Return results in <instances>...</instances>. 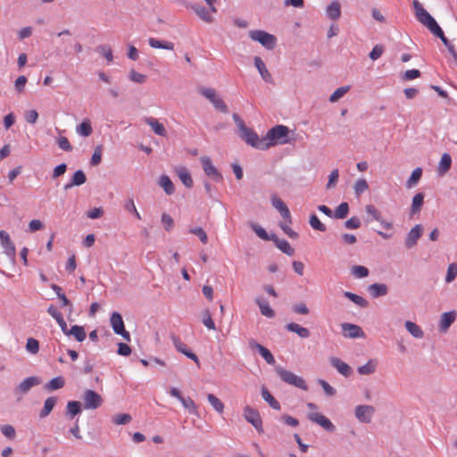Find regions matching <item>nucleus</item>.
Listing matches in <instances>:
<instances>
[{"label":"nucleus","mask_w":457,"mask_h":457,"mask_svg":"<svg viewBox=\"0 0 457 457\" xmlns=\"http://www.w3.org/2000/svg\"><path fill=\"white\" fill-rule=\"evenodd\" d=\"M233 118L237 124L240 132V137L251 146L259 149L266 150L267 145L264 143V137H259L257 133L252 129L245 126V122L237 115L234 114Z\"/></svg>","instance_id":"f257e3e1"},{"label":"nucleus","mask_w":457,"mask_h":457,"mask_svg":"<svg viewBox=\"0 0 457 457\" xmlns=\"http://www.w3.org/2000/svg\"><path fill=\"white\" fill-rule=\"evenodd\" d=\"M288 128L284 125H277L269 129L266 136L264 137V143L267 145V149L276 145L288 143Z\"/></svg>","instance_id":"f03ea898"},{"label":"nucleus","mask_w":457,"mask_h":457,"mask_svg":"<svg viewBox=\"0 0 457 457\" xmlns=\"http://www.w3.org/2000/svg\"><path fill=\"white\" fill-rule=\"evenodd\" d=\"M413 9L416 19L423 26L427 27L430 32L433 31L439 25L436 20L429 14V12L417 1H413Z\"/></svg>","instance_id":"7ed1b4c3"},{"label":"nucleus","mask_w":457,"mask_h":457,"mask_svg":"<svg viewBox=\"0 0 457 457\" xmlns=\"http://www.w3.org/2000/svg\"><path fill=\"white\" fill-rule=\"evenodd\" d=\"M277 374L279 378L287 384L292 385L295 387H298L303 390H307L308 386L304 381V379L295 373L287 370L281 367H278L276 369Z\"/></svg>","instance_id":"20e7f679"},{"label":"nucleus","mask_w":457,"mask_h":457,"mask_svg":"<svg viewBox=\"0 0 457 457\" xmlns=\"http://www.w3.org/2000/svg\"><path fill=\"white\" fill-rule=\"evenodd\" d=\"M200 94L208 99L214 106V108L220 112L227 113L228 112L227 104L218 96L215 89L211 87H203L199 90Z\"/></svg>","instance_id":"39448f33"},{"label":"nucleus","mask_w":457,"mask_h":457,"mask_svg":"<svg viewBox=\"0 0 457 457\" xmlns=\"http://www.w3.org/2000/svg\"><path fill=\"white\" fill-rule=\"evenodd\" d=\"M249 37L253 40L262 44L267 49H273L276 45L275 36L263 30H251Z\"/></svg>","instance_id":"423d86ee"},{"label":"nucleus","mask_w":457,"mask_h":457,"mask_svg":"<svg viewBox=\"0 0 457 457\" xmlns=\"http://www.w3.org/2000/svg\"><path fill=\"white\" fill-rule=\"evenodd\" d=\"M243 412L245 420L252 424L258 433H263L262 420L259 411L246 405L244 407Z\"/></svg>","instance_id":"0eeeda50"},{"label":"nucleus","mask_w":457,"mask_h":457,"mask_svg":"<svg viewBox=\"0 0 457 457\" xmlns=\"http://www.w3.org/2000/svg\"><path fill=\"white\" fill-rule=\"evenodd\" d=\"M200 162L202 163L204 171L206 176L210 177L213 181L220 182L222 181L223 177L220 172L216 169V167L212 164V162L208 156H202L200 158Z\"/></svg>","instance_id":"6e6552de"},{"label":"nucleus","mask_w":457,"mask_h":457,"mask_svg":"<svg viewBox=\"0 0 457 457\" xmlns=\"http://www.w3.org/2000/svg\"><path fill=\"white\" fill-rule=\"evenodd\" d=\"M110 323L117 335L121 336L127 341H130V335L125 329L124 322L120 313L113 312L110 318Z\"/></svg>","instance_id":"1a4fd4ad"},{"label":"nucleus","mask_w":457,"mask_h":457,"mask_svg":"<svg viewBox=\"0 0 457 457\" xmlns=\"http://www.w3.org/2000/svg\"><path fill=\"white\" fill-rule=\"evenodd\" d=\"M85 409H97L103 403V399L96 392L87 389L83 395Z\"/></svg>","instance_id":"9d476101"},{"label":"nucleus","mask_w":457,"mask_h":457,"mask_svg":"<svg viewBox=\"0 0 457 457\" xmlns=\"http://www.w3.org/2000/svg\"><path fill=\"white\" fill-rule=\"evenodd\" d=\"M0 243L4 248V253L11 259L14 260L16 256V247L9 234L4 230H0Z\"/></svg>","instance_id":"9b49d317"},{"label":"nucleus","mask_w":457,"mask_h":457,"mask_svg":"<svg viewBox=\"0 0 457 457\" xmlns=\"http://www.w3.org/2000/svg\"><path fill=\"white\" fill-rule=\"evenodd\" d=\"M375 413V408L371 405H358L355 408V417L362 423H370Z\"/></svg>","instance_id":"f8f14e48"},{"label":"nucleus","mask_w":457,"mask_h":457,"mask_svg":"<svg viewBox=\"0 0 457 457\" xmlns=\"http://www.w3.org/2000/svg\"><path fill=\"white\" fill-rule=\"evenodd\" d=\"M424 231L421 224L415 225L407 234L404 241L406 248L411 249L416 245L418 240L420 238Z\"/></svg>","instance_id":"ddd939ff"},{"label":"nucleus","mask_w":457,"mask_h":457,"mask_svg":"<svg viewBox=\"0 0 457 457\" xmlns=\"http://www.w3.org/2000/svg\"><path fill=\"white\" fill-rule=\"evenodd\" d=\"M343 335L345 337L359 338L364 337L361 328L355 324L343 323L341 325Z\"/></svg>","instance_id":"4468645a"},{"label":"nucleus","mask_w":457,"mask_h":457,"mask_svg":"<svg viewBox=\"0 0 457 457\" xmlns=\"http://www.w3.org/2000/svg\"><path fill=\"white\" fill-rule=\"evenodd\" d=\"M308 419L311 421L319 424L328 431H334L335 429V426L332 424V422L323 414L319 412H311L308 414Z\"/></svg>","instance_id":"2eb2a0df"},{"label":"nucleus","mask_w":457,"mask_h":457,"mask_svg":"<svg viewBox=\"0 0 457 457\" xmlns=\"http://www.w3.org/2000/svg\"><path fill=\"white\" fill-rule=\"evenodd\" d=\"M271 204L273 207L279 212L282 218L288 223H291V214L285 203L276 195H273L271 196Z\"/></svg>","instance_id":"dca6fc26"},{"label":"nucleus","mask_w":457,"mask_h":457,"mask_svg":"<svg viewBox=\"0 0 457 457\" xmlns=\"http://www.w3.org/2000/svg\"><path fill=\"white\" fill-rule=\"evenodd\" d=\"M456 317L457 312L455 311H450L442 313L439 320V330L443 333H445L451 325L454 322Z\"/></svg>","instance_id":"f3484780"},{"label":"nucleus","mask_w":457,"mask_h":457,"mask_svg":"<svg viewBox=\"0 0 457 457\" xmlns=\"http://www.w3.org/2000/svg\"><path fill=\"white\" fill-rule=\"evenodd\" d=\"M329 361L331 365L343 376L347 378L352 375L351 367L341 359L337 357H331Z\"/></svg>","instance_id":"a211bd4d"},{"label":"nucleus","mask_w":457,"mask_h":457,"mask_svg":"<svg viewBox=\"0 0 457 457\" xmlns=\"http://www.w3.org/2000/svg\"><path fill=\"white\" fill-rule=\"evenodd\" d=\"M41 383V379L37 377H29L25 378L16 388V392L26 394L31 387L37 386Z\"/></svg>","instance_id":"6ab92c4d"},{"label":"nucleus","mask_w":457,"mask_h":457,"mask_svg":"<svg viewBox=\"0 0 457 457\" xmlns=\"http://www.w3.org/2000/svg\"><path fill=\"white\" fill-rule=\"evenodd\" d=\"M249 345L252 349H257L259 351L260 354L267 361V363H269V364L275 363V359L269 349H267L266 347H264L263 345L258 344L257 342H255L253 340L249 342Z\"/></svg>","instance_id":"aec40b11"},{"label":"nucleus","mask_w":457,"mask_h":457,"mask_svg":"<svg viewBox=\"0 0 457 457\" xmlns=\"http://www.w3.org/2000/svg\"><path fill=\"white\" fill-rule=\"evenodd\" d=\"M173 344L179 352L182 353L187 357L194 361L197 365H199V359L196 354L188 351L187 345L179 337H173Z\"/></svg>","instance_id":"412c9836"},{"label":"nucleus","mask_w":457,"mask_h":457,"mask_svg":"<svg viewBox=\"0 0 457 457\" xmlns=\"http://www.w3.org/2000/svg\"><path fill=\"white\" fill-rule=\"evenodd\" d=\"M254 65H255L256 69L258 70V71L263 80H265L266 82H270V83L272 82L271 74L266 68L265 63L262 62L261 57H259V56L254 57Z\"/></svg>","instance_id":"4be33fe9"},{"label":"nucleus","mask_w":457,"mask_h":457,"mask_svg":"<svg viewBox=\"0 0 457 457\" xmlns=\"http://www.w3.org/2000/svg\"><path fill=\"white\" fill-rule=\"evenodd\" d=\"M145 121L147 125H149L151 127V129L156 135L162 136V137H166L167 131H166L164 126L161 122H159L158 120H156L153 117H148V118L145 119Z\"/></svg>","instance_id":"5701e85b"},{"label":"nucleus","mask_w":457,"mask_h":457,"mask_svg":"<svg viewBox=\"0 0 457 457\" xmlns=\"http://www.w3.org/2000/svg\"><path fill=\"white\" fill-rule=\"evenodd\" d=\"M255 303L259 306L262 315L267 318H273L275 316L274 310L270 306L269 303L265 299L257 297L255 299Z\"/></svg>","instance_id":"b1692460"},{"label":"nucleus","mask_w":457,"mask_h":457,"mask_svg":"<svg viewBox=\"0 0 457 457\" xmlns=\"http://www.w3.org/2000/svg\"><path fill=\"white\" fill-rule=\"evenodd\" d=\"M191 9L195 12V14L206 23H212L213 21V18L211 15L210 12L206 10L204 6L199 4H192L190 5Z\"/></svg>","instance_id":"393cba45"},{"label":"nucleus","mask_w":457,"mask_h":457,"mask_svg":"<svg viewBox=\"0 0 457 457\" xmlns=\"http://www.w3.org/2000/svg\"><path fill=\"white\" fill-rule=\"evenodd\" d=\"M176 173L181 182L187 187V188H191L193 187V179L192 177L185 167H179L176 169Z\"/></svg>","instance_id":"a878e982"},{"label":"nucleus","mask_w":457,"mask_h":457,"mask_svg":"<svg viewBox=\"0 0 457 457\" xmlns=\"http://www.w3.org/2000/svg\"><path fill=\"white\" fill-rule=\"evenodd\" d=\"M378 367V361L370 359L364 365L358 367L357 371L361 375H370L374 373Z\"/></svg>","instance_id":"bb28decb"},{"label":"nucleus","mask_w":457,"mask_h":457,"mask_svg":"<svg viewBox=\"0 0 457 457\" xmlns=\"http://www.w3.org/2000/svg\"><path fill=\"white\" fill-rule=\"evenodd\" d=\"M286 328L288 331L297 334L301 338H307L310 337L309 329L297 323H288Z\"/></svg>","instance_id":"cd10ccee"},{"label":"nucleus","mask_w":457,"mask_h":457,"mask_svg":"<svg viewBox=\"0 0 457 457\" xmlns=\"http://www.w3.org/2000/svg\"><path fill=\"white\" fill-rule=\"evenodd\" d=\"M159 186L165 191L169 195L175 192V187L167 175H162L158 180Z\"/></svg>","instance_id":"c85d7f7f"},{"label":"nucleus","mask_w":457,"mask_h":457,"mask_svg":"<svg viewBox=\"0 0 457 457\" xmlns=\"http://www.w3.org/2000/svg\"><path fill=\"white\" fill-rule=\"evenodd\" d=\"M424 203V194L417 193L412 197L411 207V215L413 216L420 212V209Z\"/></svg>","instance_id":"c756f323"},{"label":"nucleus","mask_w":457,"mask_h":457,"mask_svg":"<svg viewBox=\"0 0 457 457\" xmlns=\"http://www.w3.org/2000/svg\"><path fill=\"white\" fill-rule=\"evenodd\" d=\"M148 44L153 48H161L165 50H174V44L170 41H161L154 37H150L148 39Z\"/></svg>","instance_id":"7c9ffc66"},{"label":"nucleus","mask_w":457,"mask_h":457,"mask_svg":"<svg viewBox=\"0 0 457 457\" xmlns=\"http://www.w3.org/2000/svg\"><path fill=\"white\" fill-rule=\"evenodd\" d=\"M452 165V157L449 154H444L439 161L437 171L440 175L449 170Z\"/></svg>","instance_id":"2f4dec72"},{"label":"nucleus","mask_w":457,"mask_h":457,"mask_svg":"<svg viewBox=\"0 0 457 457\" xmlns=\"http://www.w3.org/2000/svg\"><path fill=\"white\" fill-rule=\"evenodd\" d=\"M87 180L86 175L82 170H77L71 179V181L64 186L65 189H69L74 186H80Z\"/></svg>","instance_id":"473e14b6"},{"label":"nucleus","mask_w":457,"mask_h":457,"mask_svg":"<svg viewBox=\"0 0 457 457\" xmlns=\"http://www.w3.org/2000/svg\"><path fill=\"white\" fill-rule=\"evenodd\" d=\"M76 132L82 137H89L93 132L91 121L88 119H85L77 126Z\"/></svg>","instance_id":"72a5a7b5"},{"label":"nucleus","mask_w":457,"mask_h":457,"mask_svg":"<svg viewBox=\"0 0 457 457\" xmlns=\"http://www.w3.org/2000/svg\"><path fill=\"white\" fill-rule=\"evenodd\" d=\"M405 328L408 332L415 338H422L424 337V332L420 326L412 321H406Z\"/></svg>","instance_id":"f704fd0d"},{"label":"nucleus","mask_w":457,"mask_h":457,"mask_svg":"<svg viewBox=\"0 0 457 457\" xmlns=\"http://www.w3.org/2000/svg\"><path fill=\"white\" fill-rule=\"evenodd\" d=\"M262 396L263 400L266 401L272 409L277 411L280 410L281 406L279 403L272 396V395L269 392L267 388L262 387Z\"/></svg>","instance_id":"c9c22d12"},{"label":"nucleus","mask_w":457,"mask_h":457,"mask_svg":"<svg viewBox=\"0 0 457 457\" xmlns=\"http://www.w3.org/2000/svg\"><path fill=\"white\" fill-rule=\"evenodd\" d=\"M344 295L360 307L366 308L369 305V303L365 298L356 294L345 291Z\"/></svg>","instance_id":"e433bc0d"},{"label":"nucleus","mask_w":457,"mask_h":457,"mask_svg":"<svg viewBox=\"0 0 457 457\" xmlns=\"http://www.w3.org/2000/svg\"><path fill=\"white\" fill-rule=\"evenodd\" d=\"M56 402H57V400L55 397H54V396L48 397L45 401L44 407L39 413L40 418L43 419V418H46V416H48L50 414V412L52 411V410L54 409V405L56 404Z\"/></svg>","instance_id":"4c0bfd02"},{"label":"nucleus","mask_w":457,"mask_h":457,"mask_svg":"<svg viewBox=\"0 0 457 457\" xmlns=\"http://www.w3.org/2000/svg\"><path fill=\"white\" fill-rule=\"evenodd\" d=\"M327 15L331 20H337L341 15V8L338 2H332L327 8Z\"/></svg>","instance_id":"58836bf2"},{"label":"nucleus","mask_w":457,"mask_h":457,"mask_svg":"<svg viewBox=\"0 0 457 457\" xmlns=\"http://www.w3.org/2000/svg\"><path fill=\"white\" fill-rule=\"evenodd\" d=\"M66 336L74 337L79 342H82L86 338V331L83 327L74 325L71 328Z\"/></svg>","instance_id":"ea45409f"},{"label":"nucleus","mask_w":457,"mask_h":457,"mask_svg":"<svg viewBox=\"0 0 457 457\" xmlns=\"http://www.w3.org/2000/svg\"><path fill=\"white\" fill-rule=\"evenodd\" d=\"M369 292L373 297H378L386 295L387 287L385 284H372L369 287Z\"/></svg>","instance_id":"a19ab883"},{"label":"nucleus","mask_w":457,"mask_h":457,"mask_svg":"<svg viewBox=\"0 0 457 457\" xmlns=\"http://www.w3.org/2000/svg\"><path fill=\"white\" fill-rule=\"evenodd\" d=\"M422 176V169L418 167L412 170L411 177L406 181V187L411 188L415 187Z\"/></svg>","instance_id":"79ce46f5"},{"label":"nucleus","mask_w":457,"mask_h":457,"mask_svg":"<svg viewBox=\"0 0 457 457\" xmlns=\"http://www.w3.org/2000/svg\"><path fill=\"white\" fill-rule=\"evenodd\" d=\"M64 386V379L62 377H56L52 378L47 384H46L45 388L48 391H54Z\"/></svg>","instance_id":"37998d69"},{"label":"nucleus","mask_w":457,"mask_h":457,"mask_svg":"<svg viewBox=\"0 0 457 457\" xmlns=\"http://www.w3.org/2000/svg\"><path fill=\"white\" fill-rule=\"evenodd\" d=\"M208 402L214 408L216 411L219 413H222L224 410V404L223 403L214 395L209 394L207 395Z\"/></svg>","instance_id":"c03bdc74"},{"label":"nucleus","mask_w":457,"mask_h":457,"mask_svg":"<svg viewBox=\"0 0 457 457\" xmlns=\"http://www.w3.org/2000/svg\"><path fill=\"white\" fill-rule=\"evenodd\" d=\"M350 90V86L340 87L337 88L329 96V101L331 103L337 102L341 97H343L348 91Z\"/></svg>","instance_id":"a18cd8bd"},{"label":"nucleus","mask_w":457,"mask_h":457,"mask_svg":"<svg viewBox=\"0 0 457 457\" xmlns=\"http://www.w3.org/2000/svg\"><path fill=\"white\" fill-rule=\"evenodd\" d=\"M348 212H349V205L347 203L344 202V203H341L337 207L333 215L336 219H344L347 216Z\"/></svg>","instance_id":"49530a36"},{"label":"nucleus","mask_w":457,"mask_h":457,"mask_svg":"<svg viewBox=\"0 0 457 457\" xmlns=\"http://www.w3.org/2000/svg\"><path fill=\"white\" fill-rule=\"evenodd\" d=\"M276 245L278 246V248L280 251H282L286 254H287L289 256L294 254V249H293V247L290 245V244L287 240H285V239H282V240L277 239L276 240Z\"/></svg>","instance_id":"de8ad7c7"},{"label":"nucleus","mask_w":457,"mask_h":457,"mask_svg":"<svg viewBox=\"0 0 457 457\" xmlns=\"http://www.w3.org/2000/svg\"><path fill=\"white\" fill-rule=\"evenodd\" d=\"M309 223L311 227L318 231L324 232L326 231V226L319 220L316 214H312L310 216Z\"/></svg>","instance_id":"09e8293b"},{"label":"nucleus","mask_w":457,"mask_h":457,"mask_svg":"<svg viewBox=\"0 0 457 457\" xmlns=\"http://www.w3.org/2000/svg\"><path fill=\"white\" fill-rule=\"evenodd\" d=\"M180 403H182L184 408H186L189 411L190 413L195 414V415L198 414L197 407H196L195 402L190 397H187V398L182 397L180 400Z\"/></svg>","instance_id":"8fccbe9b"},{"label":"nucleus","mask_w":457,"mask_h":457,"mask_svg":"<svg viewBox=\"0 0 457 457\" xmlns=\"http://www.w3.org/2000/svg\"><path fill=\"white\" fill-rule=\"evenodd\" d=\"M456 277H457V263L453 262L447 268L445 282L451 283L455 279Z\"/></svg>","instance_id":"3c124183"},{"label":"nucleus","mask_w":457,"mask_h":457,"mask_svg":"<svg viewBox=\"0 0 457 457\" xmlns=\"http://www.w3.org/2000/svg\"><path fill=\"white\" fill-rule=\"evenodd\" d=\"M202 322L208 329H211V330L216 329L215 323L212 320V315L208 310L204 312Z\"/></svg>","instance_id":"603ef678"},{"label":"nucleus","mask_w":457,"mask_h":457,"mask_svg":"<svg viewBox=\"0 0 457 457\" xmlns=\"http://www.w3.org/2000/svg\"><path fill=\"white\" fill-rule=\"evenodd\" d=\"M68 413L71 416H75L81 411V404L78 401H71L67 403Z\"/></svg>","instance_id":"864d4df0"},{"label":"nucleus","mask_w":457,"mask_h":457,"mask_svg":"<svg viewBox=\"0 0 457 457\" xmlns=\"http://www.w3.org/2000/svg\"><path fill=\"white\" fill-rule=\"evenodd\" d=\"M26 350L33 354H36L39 351V343L37 339L29 337L26 343Z\"/></svg>","instance_id":"5fc2aeb1"},{"label":"nucleus","mask_w":457,"mask_h":457,"mask_svg":"<svg viewBox=\"0 0 457 457\" xmlns=\"http://www.w3.org/2000/svg\"><path fill=\"white\" fill-rule=\"evenodd\" d=\"M368 187V182L364 179H357L353 186L356 195H360L364 191H366Z\"/></svg>","instance_id":"6e6d98bb"},{"label":"nucleus","mask_w":457,"mask_h":457,"mask_svg":"<svg viewBox=\"0 0 457 457\" xmlns=\"http://www.w3.org/2000/svg\"><path fill=\"white\" fill-rule=\"evenodd\" d=\"M131 416L129 414L122 413V414H116L112 417V421L116 425H124L128 424L131 421Z\"/></svg>","instance_id":"4d7b16f0"},{"label":"nucleus","mask_w":457,"mask_h":457,"mask_svg":"<svg viewBox=\"0 0 457 457\" xmlns=\"http://www.w3.org/2000/svg\"><path fill=\"white\" fill-rule=\"evenodd\" d=\"M189 232L193 235L197 236L203 244H207L208 237H207L206 232L202 228H200V227L192 228L189 229Z\"/></svg>","instance_id":"13d9d810"},{"label":"nucleus","mask_w":457,"mask_h":457,"mask_svg":"<svg viewBox=\"0 0 457 457\" xmlns=\"http://www.w3.org/2000/svg\"><path fill=\"white\" fill-rule=\"evenodd\" d=\"M352 273L356 278H365L369 275V270L364 266L356 265L353 267Z\"/></svg>","instance_id":"bf43d9fd"},{"label":"nucleus","mask_w":457,"mask_h":457,"mask_svg":"<svg viewBox=\"0 0 457 457\" xmlns=\"http://www.w3.org/2000/svg\"><path fill=\"white\" fill-rule=\"evenodd\" d=\"M102 161V145L96 146L91 157L90 163L93 166L98 165Z\"/></svg>","instance_id":"052dcab7"},{"label":"nucleus","mask_w":457,"mask_h":457,"mask_svg":"<svg viewBox=\"0 0 457 457\" xmlns=\"http://www.w3.org/2000/svg\"><path fill=\"white\" fill-rule=\"evenodd\" d=\"M98 52L107 60L108 62H112V51L108 46H100L97 47Z\"/></svg>","instance_id":"680f3d73"},{"label":"nucleus","mask_w":457,"mask_h":457,"mask_svg":"<svg viewBox=\"0 0 457 457\" xmlns=\"http://www.w3.org/2000/svg\"><path fill=\"white\" fill-rule=\"evenodd\" d=\"M2 434L7 438L12 439L15 437L16 432L14 428L12 425L6 424L2 425L1 428Z\"/></svg>","instance_id":"e2e57ef3"},{"label":"nucleus","mask_w":457,"mask_h":457,"mask_svg":"<svg viewBox=\"0 0 457 457\" xmlns=\"http://www.w3.org/2000/svg\"><path fill=\"white\" fill-rule=\"evenodd\" d=\"M432 34H434L436 37H438L443 44L449 48L451 46H453L447 37L445 36L444 31L440 28V26L436 27L433 31H431Z\"/></svg>","instance_id":"0e129e2a"},{"label":"nucleus","mask_w":457,"mask_h":457,"mask_svg":"<svg viewBox=\"0 0 457 457\" xmlns=\"http://www.w3.org/2000/svg\"><path fill=\"white\" fill-rule=\"evenodd\" d=\"M124 207L128 212H133L137 220H141V215L138 212V211L137 210V207H136L135 203L132 198H129L127 200Z\"/></svg>","instance_id":"69168bd1"},{"label":"nucleus","mask_w":457,"mask_h":457,"mask_svg":"<svg viewBox=\"0 0 457 457\" xmlns=\"http://www.w3.org/2000/svg\"><path fill=\"white\" fill-rule=\"evenodd\" d=\"M129 79L136 82V83H145V80H146V76L142 74V73H139L134 70L130 71L129 72Z\"/></svg>","instance_id":"338daca9"},{"label":"nucleus","mask_w":457,"mask_h":457,"mask_svg":"<svg viewBox=\"0 0 457 457\" xmlns=\"http://www.w3.org/2000/svg\"><path fill=\"white\" fill-rule=\"evenodd\" d=\"M162 223L167 231H170L173 228V219L167 213L162 215Z\"/></svg>","instance_id":"774afa93"}]
</instances>
